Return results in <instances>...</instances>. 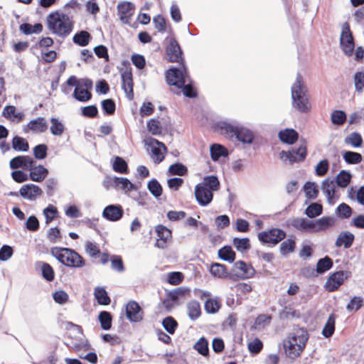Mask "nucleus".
<instances>
[{"instance_id":"nucleus-1","label":"nucleus","mask_w":364,"mask_h":364,"mask_svg":"<svg viewBox=\"0 0 364 364\" xmlns=\"http://www.w3.org/2000/svg\"><path fill=\"white\" fill-rule=\"evenodd\" d=\"M308 339L309 333L306 329H294L288 338L284 341L286 355L290 359L297 358L304 349Z\"/></svg>"},{"instance_id":"nucleus-2","label":"nucleus","mask_w":364,"mask_h":364,"mask_svg":"<svg viewBox=\"0 0 364 364\" xmlns=\"http://www.w3.org/2000/svg\"><path fill=\"white\" fill-rule=\"evenodd\" d=\"M48 28L58 36L65 38L73 31L74 23L68 15L55 11L50 13L46 18Z\"/></svg>"},{"instance_id":"nucleus-3","label":"nucleus","mask_w":364,"mask_h":364,"mask_svg":"<svg viewBox=\"0 0 364 364\" xmlns=\"http://www.w3.org/2000/svg\"><path fill=\"white\" fill-rule=\"evenodd\" d=\"M218 128L222 134L235 136L243 144H252L255 140V134L250 129L236 122H220Z\"/></svg>"},{"instance_id":"nucleus-4","label":"nucleus","mask_w":364,"mask_h":364,"mask_svg":"<svg viewBox=\"0 0 364 364\" xmlns=\"http://www.w3.org/2000/svg\"><path fill=\"white\" fill-rule=\"evenodd\" d=\"M50 255L62 264L71 268H82L85 260L75 250L68 247H53Z\"/></svg>"},{"instance_id":"nucleus-5","label":"nucleus","mask_w":364,"mask_h":364,"mask_svg":"<svg viewBox=\"0 0 364 364\" xmlns=\"http://www.w3.org/2000/svg\"><path fill=\"white\" fill-rule=\"evenodd\" d=\"M292 106L301 113L308 112L310 105L307 97V89L304 85L302 76L298 73L295 82L291 86Z\"/></svg>"},{"instance_id":"nucleus-6","label":"nucleus","mask_w":364,"mask_h":364,"mask_svg":"<svg viewBox=\"0 0 364 364\" xmlns=\"http://www.w3.org/2000/svg\"><path fill=\"white\" fill-rule=\"evenodd\" d=\"M166 80L169 85L180 87L183 82L189 80L188 69L185 63H179V67H173L166 72Z\"/></svg>"},{"instance_id":"nucleus-7","label":"nucleus","mask_w":364,"mask_h":364,"mask_svg":"<svg viewBox=\"0 0 364 364\" xmlns=\"http://www.w3.org/2000/svg\"><path fill=\"white\" fill-rule=\"evenodd\" d=\"M307 154L305 142L299 144V147H291L288 151H282L279 153V158L284 163L291 165L294 163L304 161Z\"/></svg>"},{"instance_id":"nucleus-8","label":"nucleus","mask_w":364,"mask_h":364,"mask_svg":"<svg viewBox=\"0 0 364 364\" xmlns=\"http://www.w3.org/2000/svg\"><path fill=\"white\" fill-rule=\"evenodd\" d=\"M340 46L346 55L351 56L353 55L355 48V42L350 28V25L348 22L343 23L341 26Z\"/></svg>"},{"instance_id":"nucleus-9","label":"nucleus","mask_w":364,"mask_h":364,"mask_svg":"<svg viewBox=\"0 0 364 364\" xmlns=\"http://www.w3.org/2000/svg\"><path fill=\"white\" fill-rule=\"evenodd\" d=\"M287 236L286 232L279 228H272L267 231L258 233L257 237L262 244L277 245L282 241Z\"/></svg>"},{"instance_id":"nucleus-10","label":"nucleus","mask_w":364,"mask_h":364,"mask_svg":"<svg viewBox=\"0 0 364 364\" xmlns=\"http://www.w3.org/2000/svg\"><path fill=\"white\" fill-rule=\"evenodd\" d=\"M166 40L168 41L166 47L167 60L173 63H185L183 51L177 41L174 38H166Z\"/></svg>"},{"instance_id":"nucleus-11","label":"nucleus","mask_w":364,"mask_h":364,"mask_svg":"<svg viewBox=\"0 0 364 364\" xmlns=\"http://www.w3.org/2000/svg\"><path fill=\"white\" fill-rule=\"evenodd\" d=\"M255 273L254 267L242 260L237 261L234 263L233 267L230 272V277H237V278L245 279L252 278Z\"/></svg>"},{"instance_id":"nucleus-12","label":"nucleus","mask_w":364,"mask_h":364,"mask_svg":"<svg viewBox=\"0 0 364 364\" xmlns=\"http://www.w3.org/2000/svg\"><path fill=\"white\" fill-rule=\"evenodd\" d=\"M147 151L151 153V157L155 164H159L164 159V152L166 147L164 143L156 139H151L146 144Z\"/></svg>"},{"instance_id":"nucleus-13","label":"nucleus","mask_w":364,"mask_h":364,"mask_svg":"<svg viewBox=\"0 0 364 364\" xmlns=\"http://www.w3.org/2000/svg\"><path fill=\"white\" fill-rule=\"evenodd\" d=\"M348 271H338L331 274L325 283L326 289L332 292L337 290L343 282L350 276Z\"/></svg>"},{"instance_id":"nucleus-14","label":"nucleus","mask_w":364,"mask_h":364,"mask_svg":"<svg viewBox=\"0 0 364 364\" xmlns=\"http://www.w3.org/2000/svg\"><path fill=\"white\" fill-rule=\"evenodd\" d=\"M126 316L130 322L138 323L143 320L144 311L135 301H129L125 308Z\"/></svg>"},{"instance_id":"nucleus-15","label":"nucleus","mask_w":364,"mask_h":364,"mask_svg":"<svg viewBox=\"0 0 364 364\" xmlns=\"http://www.w3.org/2000/svg\"><path fill=\"white\" fill-rule=\"evenodd\" d=\"M121 77L122 82V87L126 93L128 100H132L134 98V83L132 68L130 67H126L122 70L121 72Z\"/></svg>"},{"instance_id":"nucleus-16","label":"nucleus","mask_w":364,"mask_h":364,"mask_svg":"<svg viewBox=\"0 0 364 364\" xmlns=\"http://www.w3.org/2000/svg\"><path fill=\"white\" fill-rule=\"evenodd\" d=\"M36 164V161L29 156H17L14 157L9 162V166L13 170L22 168L28 171L31 166Z\"/></svg>"},{"instance_id":"nucleus-17","label":"nucleus","mask_w":364,"mask_h":364,"mask_svg":"<svg viewBox=\"0 0 364 364\" xmlns=\"http://www.w3.org/2000/svg\"><path fill=\"white\" fill-rule=\"evenodd\" d=\"M195 197L200 205L206 206L213 200V192L197 184L195 187Z\"/></svg>"},{"instance_id":"nucleus-18","label":"nucleus","mask_w":364,"mask_h":364,"mask_svg":"<svg viewBox=\"0 0 364 364\" xmlns=\"http://www.w3.org/2000/svg\"><path fill=\"white\" fill-rule=\"evenodd\" d=\"M41 188L33 183H27L21 186L19 190V195L28 200H34L38 196H41Z\"/></svg>"},{"instance_id":"nucleus-19","label":"nucleus","mask_w":364,"mask_h":364,"mask_svg":"<svg viewBox=\"0 0 364 364\" xmlns=\"http://www.w3.org/2000/svg\"><path fill=\"white\" fill-rule=\"evenodd\" d=\"M124 215V210L120 205H109L102 211V216L112 222L119 220Z\"/></svg>"},{"instance_id":"nucleus-20","label":"nucleus","mask_w":364,"mask_h":364,"mask_svg":"<svg viewBox=\"0 0 364 364\" xmlns=\"http://www.w3.org/2000/svg\"><path fill=\"white\" fill-rule=\"evenodd\" d=\"M134 10V5L129 1L119 3L117 5V11L120 21L124 24H129Z\"/></svg>"},{"instance_id":"nucleus-21","label":"nucleus","mask_w":364,"mask_h":364,"mask_svg":"<svg viewBox=\"0 0 364 364\" xmlns=\"http://www.w3.org/2000/svg\"><path fill=\"white\" fill-rule=\"evenodd\" d=\"M321 189L325 194L328 203L333 205L337 200L335 195L336 187L334 180L329 178H325L321 183Z\"/></svg>"},{"instance_id":"nucleus-22","label":"nucleus","mask_w":364,"mask_h":364,"mask_svg":"<svg viewBox=\"0 0 364 364\" xmlns=\"http://www.w3.org/2000/svg\"><path fill=\"white\" fill-rule=\"evenodd\" d=\"M155 231L158 237L155 246L161 249H164L166 247L168 241L171 237V230L163 225H158L155 228Z\"/></svg>"},{"instance_id":"nucleus-23","label":"nucleus","mask_w":364,"mask_h":364,"mask_svg":"<svg viewBox=\"0 0 364 364\" xmlns=\"http://www.w3.org/2000/svg\"><path fill=\"white\" fill-rule=\"evenodd\" d=\"M48 124L43 117H39L35 119L31 120L23 128L24 132L29 130L33 132L42 133L47 130Z\"/></svg>"},{"instance_id":"nucleus-24","label":"nucleus","mask_w":364,"mask_h":364,"mask_svg":"<svg viewBox=\"0 0 364 364\" xmlns=\"http://www.w3.org/2000/svg\"><path fill=\"white\" fill-rule=\"evenodd\" d=\"M355 240L354 235L349 231L341 232L335 242L336 247H343L345 249L350 248Z\"/></svg>"},{"instance_id":"nucleus-25","label":"nucleus","mask_w":364,"mask_h":364,"mask_svg":"<svg viewBox=\"0 0 364 364\" xmlns=\"http://www.w3.org/2000/svg\"><path fill=\"white\" fill-rule=\"evenodd\" d=\"M29 178L36 182H41L43 181L48 174V170L45 168L42 165L36 164L31 166V168H29Z\"/></svg>"},{"instance_id":"nucleus-26","label":"nucleus","mask_w":364,"mask_h":364,"mask_svg":"<svg viewBox=\"0 0 364 364\" xmlns=\"http://www.w3.org/2000/svg\"><path fill=\"white\" fill-rule=\"evenodd\" d=\"M110 181L113 182L114 188L120 186V189L125 193L132 190H136V186L127 178L114 176Z\"/></svg>"},{"instance_id":"nucleus-27","label":"nucleus","mask_w":364,"mask_h":364,"mask_svg":"<svg viewBox=\"0 0 364 364\" xmlns=\"http://www.w3.org/2000/svg\"><path fill=\"white\" fill-rule=\"evenodd\" d=\"M278 136L282 142L288 144H293L297 141L299 134L293 129H286L284 130H281L279 132Z\"/></svg>"},{"instance_id":"nucleus-28","label":"nucleus","mask_w":364,"mask_h":364,"mask_svg":"<svg viewBox=\"0 0 364 364\" xmlns=\"http://www.w3.org/2000/svg\"><path fill=\"white\" fill-rule=\"evenodd\" d=\"M210 157L213 161H217L221 156L226 157L228 156V149L223 145L214 144L210 148Z\"/></svg>"},{"instance_id":"nucleus-29","label":"nucleus","mask_w":364,"mask_h":364,"mask_svg":"<svg viewBox=\"0 0 364 364\" xmlns=\"http://www.w3.org/2000/svg\"><path fill=\"white\" fill-rule=\"evenodd\" d=\"M198 184L208 188L212 192L218 191L220 186L218 177L213 175L204 177L203 182Z\"/></svg>"},{"instance_id":"nucleus-30","label":"nucleus","mask_w":364,"mask_h":364,"mask_svg":"<svg viewBox=\"0 0 364 364\" xmlns=\"http://www.w3.org/2000/svg\"><path fill=\"white\" fill-rule=\"evenodd\" d=\"M218 255L219 258L223 261L232 262L235 259L236 254L231 246L225 245L219 249Z\"/></svg>"},{"instance_id":"nucleus-31","label":"nucleus","mask_w":364,"mask_h":364,"mask_svg":"<svg viewBox=\"0 0 364 364\" xmlns=\"http://www.w3.org/2000/svg\"><path fill=\"white\" fill-rule=\"evenodd\" d=\"M306 197L308 199L314 200L318 197L319 190L315 182L307 181L303 186Z\"/></svg>"},{"instance_id":"nucleus-32","label":"nucleus","mask_w":364,"mask_h":364,"mask_svg":"<svg viewBox=\"0 0 364 364\" xmlns=\"http://www.w3.org/2000/svg\"><path fill=\"white\" fill-rule=\"evenodd\" d=\"M98 321L101 328L105 331H109L112 328V316L110 312L102 311L98 315Z\"/></svg>"},{"instance_id":"nucleus-33","label":"nucleus","mask_w":364,"mask_h":364,"mask_svg":"<svg viewBox=\"0 0 364 364\" xmlns=\"http://www.w3.org/2000/svg\"><path fill=\"white\" fill-rule=\"evenodd\" d=\"M91 35L86 31H80L76 33L73 37V41L79 46H86L88 45Z\"/></svg>"},{"instance_id":"nucleus-34","label":"nucleus","mask_w":364,"mask_h":364,"mask_svg":"<svg viewBox=\"0 0 364 364\" xmlns=\"http://www.w3.org/2000/svg\"><path fill=\"white\" fill-rule=\"evenodd\" d=\"M323 213V206L321 204L314 202L310 203L305 209L304 213L309 218H315L321 215Z\"/></svg>"},{"instance_id":"nucleus-35","label":"nucleus","mask_w":364,"mask_h":364,"mask_svg":"<svg viewBox=\"0 0 364 364\" xmlns=\"http://www.w3.org/2000/svg\"><path fill=\"white\" fill-rule=\"evenodd\" d=\"M351 173L346 170H341L336 177V185L340 188H346L350 183Z\"/></svg>"},{"instance_id":"nucleus-36","label":"nucleus","mask_w":364,"mask_h":364,"mask_svg":"<svg viewBox=\"0 0 364 364\" xmlns=\"http://www.w3.org/2000/svg\"><path fill=\"white\" fill-rule=\"evenodd\" d=\"M333 262L331 257L325 256L318 260L316 264V271L318 274H323L326 271L331 269L333 267Z\"/></svg>"},{"instance_id":"nucleus-37","label":"nucleus","mask_w":364,"mask_h":364,"mask_svg":"<svg viewBox=\"0 0 364 364\" xmlns=\"http://www.w3.org/2000/svg\"><path fill=\"white\" fill-rule=\"evenodd\" d=\"M211 274L218 278H226L230 277L226 266L220 263H213L210 268Z\"/></svg>"},{"instance_id":"nucleus-38","label":"nucleus","mask_w":364,"mask_h":364,"mask_svg":"<svg viewBox=\"0 0 364 364\" xmlns=\"http://www.w3.org/2000/svg\"><path fill=\"white\" fill-rule=\"evenodd\" d=\"M38 264L41 266L43 278L47 282L53 281L55 278V272L51 265L44 262H38Z\"/></svg>"},{"instance_id":"nucleus-39","label":"nucleus","mask_w":364,"mask_h":364,"mask_svg":"<svg viewBox=\"0 0 364 364\" xmlns=\"http://www.w3.org/2000/svg\"><path fill=\"white\" fill-rule=\"evenodd\" d=\"M187 310L188 317L192 320L195 321L200 316V306L199 302L197 301H191L187 304Z\"/></svg>"},{"instance_id":"nucleus-40","label":"nucleus","mask_w":364,"mask_h":364,"mask_svg":"<svg viewBox=\"0 0 364 364\" xmlns=\"http://www.w3.org/2000/svg\"><path fill=\"white\" fill-rule=\"evenodd\" d=\"M343 160L348 164H358L363 161V156L358 152L345 151L342 154Z\"/></svg>"},{"instance_id":"nucleus-41","label":"nucleus","mask_w":364,"mask_h":364,"mask_svg":"<svg viewBox=\"0 0 364 364\" xmlns=\"http://www.w3.org/2000/svg\"><path fill=\"white\" fill-rule=\"evenodd\" d=\"M344 141L346 144H350L355 148L361 147L363 143L361 135L358 132H352L348 135L345 139Z\"/></svg>"},{"instance_id":"nucleus-42","label":"nucleus","mask_w":364,"mask_h":364,"mask_svg":"<svg viewBox=\"0 0 364 364\" xmlns=\"http://www.w3.org/2000/svg\"><path fill=\"white\" fill-rule=\"evenodd\" d=\"M299 312L294 310L291 306H284L279 313V317L281 320H289L294 318H299Z\"/></svg>"},{"instance_id":"nucleus-43","label":"nucleus","mask_w":364,"mask_h":364,"mask_svg":"<svg viewBox=\"0 0 364 364\" xmlns=\"http://www.w3.org/2000/svg\"><path fill=\"white\" fill-rule=\"evenodd\" d=\"M147 188L150 193L156 198L162 195L163 188L160 183L155 178H152L148 182Z\"/></svg>"},{"instance_id":"nucleus-44","label":"nucleus","mask_w":364,"mask_h":364,"mask_svg":"<svg viewBox=\"0 0 364 364\" xmlns=\"http://www.w3.org/2000/svg\"><path fill=\"white\" fill-rule=\"evenodd\" d=\"M335 315L333 314H331L328 316L326 325L322 330V335L325 338H330L333 334L335 331Z\"/></svg>"},{"instance_id":"nucleus-45","label":"nucleus","mask_w":364,"mask_h":364,"mask_svg":"<svg viewBox=\"0 0 364 364\" xmlns=\"http://www.w3.org/2000/svg\"><path fill=\"white\" fill-rule=\"evenodd\" d=\"M355 90L358 93H362L364 90V70L357 71L353 76Z\"/></svg>"},{"instance_id":"nucleus-46","label":"nucleus","mask_w":364,"mask_h":364,"mask_svg":"<svg viewBox=\"0 0 364 364\" xmlns=\"http://www.w3.org/2000/svg\"><path fill=\"white\" fill-rule=\"evenodd\" d=\"M12 148L15 151L26 152L29 149V145L24 138L15 136L12 139Z\"/></svg>"},{"instance_id":"nucleus-47","label":"nucleus","mask_w":364,"mask_h":364,"mask_svg":"<svg viewBox=\"0 0 364 364\" xmlns=\"http://www.w3.org/2000/svg\"><path fill=\"white\" fill-rule=\"evenodd\" d=\"M112 168L115 172L126 174L128 173V165L126 161L120 157L115 156L112 164Z\"/></svg>"},{"instance_id":"nucleus-48","label":"nucleus","mask_w":364,"mask_h":364,"mask_svg":"<svg viewBox=\"0 0 364 364\" xmlns=\"http://www.w3.org/2000/svg\"><path fill=\"white\" fill-rule=\"evenodd\" d=\"M346 119V113L343 110H334L331 114V121L333 124L336 126H342Z\"/></svg>"},{"instance_id":"nucleus-49","label":"nucleus","mask_w":364,"mask_h":364,"mask_svg":"<svg viewBox=\"0 0 364 364\" xmlns=\"http://www.w3.org/2000/svg\"><path fill=\"white\" fill-rule=\"evenodd\" d=\"M317 229L318 232L323 231L335 223V219L331 216H323L316 219Z\"/></svg>"},{"instance_id":"nucleus-50","label":"nucleus","mask_w":364,"mask_h":364,"mask_svg":"<svg viewBox=\"0 0 364 364\" xmlns=\"http://www.w3.org/2000/svg\"><path fill=\"white\" fill-rule=\"evenodd\" d=\"M335 213L338 218L348 219L351 216L353 209L348 204L342 203L336 208Z\"/></svg>"},{"instance_id":"nucleus-51","label":"nucleus","mask_w":364,"mask_h":364,"mask_svg":"<svg viewBox=\"0 0 364 364\" xmlns=\"http://www.w3.org/2000/svg\"><path fill=\"white\" fill-rule=\"evenodd\" d=\"M73 97L79 102H85L92 98V94L87 90L76 87L73 92Z\"/></svg>"},{"instance_id":"nucleus-52","label":"nucleus","mask_w":364,"mask_h":364,"mask_svg":"<svg viewBox=\"0 0 364 364\" xmlns=\"http://www.w3.org/2000/svg\"><path fill=\"white\" fill-rule=\"evenodd\" d=\"M232 245L239 252H245L250 248V240L247 237H235L232 240Z\"/></svg>"},{"instance_id":"nucleus-53","label":"nucleus","mask_w":364,"mask_h":364,"mask_svg":"<svg viewBox=\"0 0 364 364\" xmlns=\"http://www.w3.org/2000/svg\"><path fill=\"white\" fill-rule=\"evenodd\" d=\"M95 296L98 303L101 305H108L110 303V298L105 289L97 287L95 289Z\"/></svg>"},{"instance_id":"nucleus-54","label":"nucleus","mask_w":364,"mask_h":364,"mask_svg":"<svg viewBox=\"0 0 364 364\" xmlns=\"http://www.w3.org/2000/svg\"><path fill=\"white\" fill-rule=\"evenodd\" d=\"M51 126L50 132L55 136H61L64 132L65 127L58 119L52 117L50 119Z\"/></svg>"},{"instance_id":"nucleus-55","label":"nucleus","mask_w":364,"mask_h":364,"mask_svg":"<svg viewBox=\"0 0 364 364\" xmlns=\"http://www.w3.org/2000/svg\"><path fill=\"white\" fill-rule=\"evenodd\" d=\"M295 247V240L294 239L289 238L281 243L279 247L280 253L282 255H287V254L294 252Z\"/></svg>"},{"instance_id":"nucleus-56","label":"nucleus","mask_w":364,"mask_h":364,"mask_svg":"<svg viewBox=\"0 0 364 364\" xmlns=\"http://www.w3.org/2000/svg\"><path fill=\"white\" fill-rule=\"evenodd\" d=\"M162 326L170 334H173L178 326L177 321L172 316H166L162 321Z\"/></svg>"},{"instance_id":"nucleus-57","label":"nucleus","mask_w":364,"mask_h":364,"mask_svg":"<svg viewBox=\"0 0 364 364\" xmlns=\"http://www.w3.org/2000/svg\"><path fill=\"white\" fill-rule=\"evenodd\" d=\"M187 172V167L179 162L171 164L168 168V173L171 175L184 176Z\"/></svg>"},{"instance_id":"nucleus-58","label":"nucleus","mask_w":364,"mask_h":364,"mask_svg":"<svg viewBox=\"0 0 364 364\" xmlns=\"http://www.w3.org/2000/svg\"><path fill=\"white\" fill-rule=\"evenodd\" d=\"M189 292V289L185 287H178L172 291H169L166 293L167 296L171 299V301H176L182 296H183L186 293Z\"/></svg>"},{"instance_id":"nucleus-59","label":"nucleus","mask_w":364,"mask_h":364,"mask_svg":"<svg viewBox=\"0 0 364 364\" xmlns=\"http://www.w3.org/2000/svg\"><path fill=\"white\" fill-rule=\"evenodd\" d=\"M104 114L106 115H112L115 112L116 105L112 99H106L101 102Z\"/></svg>"},{"instance_id":"nucleus-60","label":"nucleus","mask_w":364,"mask_h":364,"mask_svg":"<svg viewBox=\"0 0 364 364\" xmlns=\"http://www.w3.org/2000/svg\"><path fill=\"white\" fill-rule=\"evenodd\" d=\"M194 348L200 353V355L205 356L209 353L208 348V342L204 338H200L194 345Z\"/></svg>"},{"instance_id":"nucleus-61","label":"nucleus","mask_w":364,"mask_h":364,"mask_svg":"<svg viewBox=\"0 0 364 364\" xmlns=\"http://www.w3.org/2000/svg\"><path fill=\"white\" fill-rule=\"evenodd\" d=\"M85 252L90 257L96 258L100 254V248L92 242L87 241L85 245Z\"/></svg>"},{"instance_id":"nucleus-62","label":"nucleus","mask_w":364,"mask_h":364,"mask_svg":"<svg viewBox=\"0 0 364 364\" xmlns=\"http://www.w3.org/2000/svg\"><path fill=\"white\" fill-rule=\"evenodd\" d=\"M329 169V163L327 159H323L320 161L315 168V173L318 176H325Z\"/></svg>"},{"instance_id":"nucleus-63","label":"nucleus","mask_w":364,"mask_h":364,"mask_svg":"<svg viewBox=\"0 0 364 364\" xmlns=\"http://www.w3.org/2000/svg\"><path fill=\"white\" fill-rule=\"evenodd\" d=\"M205 310L208 314H215L218 311L220 304L216 299H208L205 302Z\"/></svg>"},{"instance_id":"nucleus-64","label":"nucleus","mask_w":364,"mask_h":364,"mask_svg":"<svg viewBox=\"0 0 364 364\" xmlns=\"http://www.w3.org/2000/svg\"><path fill=\"white\" fill-rule=\"evenodd\" d=\"M46 218V223L48 224L58 216V210L53 205H49L43 210Z\"/></svg>"}]
</instances>
